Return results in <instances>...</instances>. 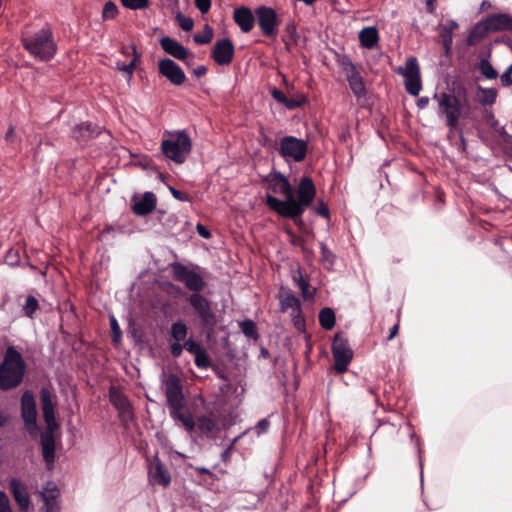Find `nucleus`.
I'll return each instance as SVG.
<instances>
[{"label":"nucleus","instance_id":"9d476101","mask_svg":"<svg viewBox=\"0 0 512 512\" xmlns=\"http://www.w3.org/2000/svg\"><path fill=\"white\" fill-rule=\"evenodd\" d=\"M308 142L295 136H284L280 139L278 152L286 160L302 162L307 155Z\"/></svg>","mask_w":512,"mask_h":512},{"label":"nucleus","instance_id":"a18cd8bd","mask_svg":"<svg viewBox=\"0 0 512 512\" xmlns=\"http://www.w3.org/2000/svg\"><path fill=\"white\" fill-rule=\"evenodd\" d=\"M37 308H38L37 299L33 296H28L26 298L25 304L23 306L24 314L28 317H32L34 312L37 310Z\"/></svg>","mask_w":512,"mask_h":512},{"label":"nucleus","instance_id":"7c9ffc66","mask_svg":"<svg viewBox=\"0 0 512 512\" xmlns=\"http://www.w3.org/2000/svg\"><path fill=\"white\" fill-rule=\"evenodd\" d=\"M336 317L334 311L325 307L322 308L319 312V323L320 326L325 330H332L335 326Z\"/></svg>","mask_w":512,"mask_h":512},{"label":"nucleus","instance_id":"4d7b16f0","mask_svg":"<svg viewBox=\"0 0 512 512\" xmlns=\"http://www.w3.org/2000/svg\"><path fill=\"white\" fill-rule=\"evenodd\" d=\"M184 349V344L182 345L180 342H174L170 346L171 354L174 358H178L182 355Z\"/></svg>","mask_w":512,"mask_h":512},{"label":"nucleus","instance_id":"774afa93","mask_svg":"<svg viewBox=\"0 0 512 512\" xmlns=\"http://www.w3.org/2000/svg\"><path fill=\"white\" fill-rule=\"evenodd\" d=\"M436 1L437 0H427L426 1V8H427L428 13L433 14L435 12V9H436L435 2Z\"/></svg>","mask_w":512,"mask_h":512},{"label":"nucleus","instance_id":"a878e982","mask_svg":"<svg viewBox=\"0 0 512 512\" xmlns=\"http://www.w3.org/2000/svg\"><path fill=\"white\" fill-rule=\"evenodd\" d=\"M42 455L48 468L54 463L55 441L53 431L48 430L41 436Z\"/></svg>","mask_w":512,"mask_h":512},{"label":"nucleus","instance_id":"20e7f679","mask_svg":"<svg viewBox=\"0 0 512 512\" xmlns=\"http://www.w3.org/2000/svg\"><path fill=\"white\" fill-rule=\"evenodd\" d=\"M25 362L13 346H9L0 364V390L16 388L23 380Z\"/></svg>","mask_w":512,"mask_h":512},{"label":"nucleus","instance_id":"bb28decb","mask_svg":"<svg viewBox=\"0 0 512 512\" xmlns=\"http://www.w3.org/2000/svg\"><path fill=\"white\" fill-rule=\"evenodd\" d=\"M10 490L19 507L22 510H27L30 503L29 496L25 486L21 483V481L18 479H12L10 481Z\"/></svg>","mask_w":512,"mask_h":512},{"label":"nucleus","instance_id":"13d9d810","mask_svg":"<svg viewBox=\"0 0 512 512\" xmlns=\"http://www.w3.org/2000/svg\"><path fill=\"white\" fill-rule=\"evenodd\" d=\"M169 190H170V193L172 194V196L179 200V201H189V195L180 191V190H177L176 188L174 187H169Z\"/></svg>","mask_w":512,"mask_h":512},{"label":"nucleus","instance_id":"a19ab883","mask_svg":"<svg viewBox=\"0 0 512 512\" xmlns=\"http://www.w3.org/2000/svg\"><path fill=\"white\" fill-rule=\"evenodd\" d=\"M291 317L293 320L294 327L300 331L304 332L306 328V322L304 315L302 313L301 306L298 308H295L293 311H291Z\"/></svg>","mask_w":512,"mask_h":512},{"label":"nucleus","instance_id":"cd10ccee","mask_svg":"<svg viewBox=\"0 0 512 512\" xmlns=\"http://www.w3.org/2000/svg\"><path fill=\"white\" fill-rule=\"evenodd\" d=\"M97 134V127L89 122L78 124L72 130V137L79 143L86 142Z\"/></svg>","mask_w":512,"mask_h":512},{"label":"nucleus","instance_id":"7ed1b4c3","mask_svg":"<svg viewBox=\"0 0 512 512\" xmlns=\"http://www.w3.org/2000/svg\"><path fill=\"white\" fill-rule=\"evenodd\" d=\"M160 150L166 159L181 165L192 151V141L184 130L165 131Z\"/></svg>","mask_w":512,"mask_h":512},{"label":"nucleus","instance_id":"6e6d98bb","mask_svg":"<svg viewBox=\"0 0 512 512\" xmlns=\"http://www.w3.org/2000/svg\"><path fill=\"white\" fill-rule=\"evenodd\" d=\"M0 512H12L9 499L3 492H0Z\"/></svg>","mask_w":512,"mask_h":512},{"label":"nucleus","instance_id":"79ce46f5","mask_svg":"<svg viewBox=\"0 0 512 512\" xmlns=\"http://www.w3.org/2000/svg\"><path fill=\"white\" fill-rule=\"evenodd\" d=\"M133 51V59L129 64H123L122 66L118 65V69L127 73L128 77L131 78L133 75V71L136 67V62L140 59V54L137 52L136 46H132Z\"/></svg>","mask_w":512,"mask_h":512},{"label":"nucleus","instance_id":"052dcab7","mask_svg":"<svg viewBox=\"0 0 512 512\" xmlns=\"http://www.w3.org/2000/svg\"><path fill=\"white\" fill-rule=\"evenodd\" d=\"M458 28V23L454 20L448 21L441 29L444 31H449L451 34H453V31Z\"/></svg>","mask_w":512,"mask_h":512},{"label":"nucleus","instance_id":"c85d7f7f","mask_svg":"<svg viewBox=\"0 0 512 512\" xmlns=\"http://www.w3.org/2000/svg\"><path fill=\"white\" fill-rule=\"evenodd\" d=\"M271 95L277 102L283 104L289 110L302 107L307 102V98L304 95H301L297 99H290L283 91L277 88L271 90Z\"/></svg>","mask_w":512,"mask_h":512},{"label":"nucleus","instance_id":"0e129e2a","mask_svg":"<svg viewBox=\"0 0 512 512\" xmlns=\"http://www.w3.org/2000/svg\"><path fill=\"white\" fill-rule=\"evenodd\" d=\"M197 232L199 233L200 236L204 238H209L211 236L208 229L200 224L197 226Z\"/></svg>","mask_w":512,"mask_h":512},{"label":"nucleus","instance_id":"423d86ee","mask_svg":"<svg viewBox=\"0 0 512 512\" xmlns=\"http://www.w3.org/2000/svg\"><path fill=\"white\" fill-rule=\"evenodd\" d=\"M21 41L24 48L39 60H49L56 52L52 33L47 29H41L35 33H23Z\"/></svg>","mask_w":512,"mask_h":512},{"label":"nucleus","instance_id":"2f4dec72","mask_svg":"<svg viewBox=\"0 0 512 512\" xmlns=\"http://www.w3.org/2000/svg\"><path fill=\"white\" fill-rule=\"evenodd\" d=\"M239 327L241 332L249 339L258 340L259 333L256 326V323L251 319H245L239 322Z\"/></svg>","mask_w":512,"mask_h":512},{"label":"nucleus","instance_id":"393cba45","mask_svg":"<svg viewBox=\"0 0 512 512\" xmlns=\"http://www.w3.org/2000/svg\"><path fill=\"white\" fill-rule=\"evenodd\" d=\"M195 423V430H197L201 436L212 438L218 431L217 422L207 415L197 416Z\"/></svg>","mask_w":512,"mask_h":512},{"label":"nucleus","instance_id":"c9c22d12","mask_svg":"<svg viewBox=\"0 0 512 512\" xmlns=\"http://www.w3.org/2000/svg\"><path fill=\"white\" fill-rule=\"evenodd\" d=\"M480 102L483 105H493L496 102L498 92L495 88L479 87Z\"/></svg>","mask_w":512,"mask_h":512},{"label":"nucleus","instance_id":"c03bdc74","mask_svg":"<svg viewBox=\"0 0 512 512\" xmlns=\"http://www.w3.org/2000/svg\"><path fill=\"white\" fill-rule=\"evenodd\" d=\"M121 4L131 10L145 9L149 5L148 0H120Z\"/></svg>","mask_w":512,"mask_h":512},{"label":"nucleus","instance_id":"f8f14e48","mask_svg":"<svg viewBox=\"0 0 512 512\" xmlns=\"http://www.w3.org/2000/svg\"><path fill=\"white\" fill-rule=\"evenodd\" d=\"M165 396L169 408L186 404L182 383L176 374L168 375L165 381Z\"/></svg>","mask_w":512,"mask_h":512},{"label":"nucleus","instance_id":"dca6fc26","mask_svg":"<svg viewBox=\"0 0 512 512\" xmlns=\"http://www.w3.org/2000/svg\"><path fill=\"white\" fill-rule=\"evenodd\" d=\"M235 54V47L231 39L222 38L217 40L211 51V58L218 65H229Z\"/></svg>","mask_w":512,"mask_h":512},{"label":"nucleus","instance_id":"ddd939ff","mask_svg":"<svg viewBox=\"0 0 512 512\" xmlns=\"http://www.w3.org/2000/svg\"><path fill=\"white\" fill-rule=\"evenodd\" d=\"M343 69L346 73V79L349 87L357 99L366 97L367 91L362 76L358 72L356 66L350 59H344L342 62Z\"/></svg>","mask_w":512,"mask_h":512},{"label":"nucleus","instance_id":"aec40b11","mask_svg":"<svg viewBox=\"0 0 512 512\" xmlns=\"http://www.w3.org/2000/svg\"><path fill=\"white\" fill-rule=\"evenodd\" d=\"M255 17L249 7L241 6L234 9L233 19L244 33L250 32L255 24Z\"/></svg>","mask_w":512,"mask_h":512},{"label":"nucleus","instance_id":"0eeeda50","mask_svg":"<svg viewBox=\"0 0 512 512\" xmlns=\"http://www.w3.org/2000/svg\"><path fill=\"white\" fill-rule=\"evenodd\" d=\"M509 31L512 32V16L506 13L491 14L483 23L477 24L470 32L468 44L474 45L481 40L487 32Z\"/></svg>","mask_w":512,"mask_h":512},{"label":"nucleus","instance_id":"39448f33","mask_svg":"<svg viewBox=\"0 0 512 512\" xmlns=\"http://www.w3.org/2000/svg\"><path fill=\"white\" fill-rule=\"evenodd\" d=\"M186 301L193 311V315L198 321L203 333L210 336L217 326V314L213 308V303L201 293H191L186 297Z\"/></svg>","mask_w":512,"mask_h":512},{"label":"nucleus","instance_id":"bf43d9fd","mask_svg":"<svg viewBox=\"0 0 512 512\" xmlns=\"http://www.w3.org/2000/svg\"><path fill=\"white\" fill-rule=\"evenodd\" d=\"M179 25L184 31H190L193 29L194 22L191 18L182 17L179 20Z\"/></svg>","mask_w":512,"mask_h":512},{"label":"nucleus","instance_id":"1a4fd4ad","mask_svg":"<svg viewBox=\"0 0 512 512\" xmlns=\"http://www.w3.org/2000/svg\"><path fill=\"white\" fill-rule=\"evenodd\" d=\"M170 268L173 279L183 283L192 293H200L205 289L206 282L203 277L184 264L173 262L170 264Z\"/></svg>","mask_w":512,"mask_h":512},{"label":"nucleus","instance_id":"9b49d317","mask_svg":"<svg viewBox=\"0 0 512 512\" xmlns=\"http://www.w3.org/2000/svg\"><path fill=\"white\" fill-rule=\"evenodd\" d=\"M255 16L262 34L267 38H275L281 23L276 11L268 6H259L255 9Z\"/></svg>","mask_w":512,"mask_h":512},{"label":"nucleus","instance_id":"473e14b6","mask_svg":"<svg viewBox=\"0 0 512 512\" xmlns=\"http://www.w3.org/2000/svg\"><path fill=\"white\" fill-rule=\"evenodd\" d=\"M187 334L188 327L182 320H178L172 324L171 337L175 340V342H181L185 340Z\"/></svg>","mask_w":512,"mask_h":512},{"label":"nucleus","instance_id":"69168bd1","mask_svg":"<svg viewBox=\"0 0 512 512\" xmlns=\"http://www.w3.org/2000/svg\"><path fill=\"white\" fill-rule=\"evenodd\" d=\"M399 332V323H396L395 325H393V327L390 329V333L387 337V340H392L393 338H395L397 336Z\"/></svg>","mask_w":512,"mask_h":512},{"label":"nucleus","instance_id":"2eb2a0df","mask_svg":"<svg viewBox=\"0 0 512 512\" xmlns=\"http://www.w3.org/2000/svg\"><path fill=\"white\" fill-rule=\"evenodd\" d=\"M21 416L25 423V428L33 433L37 430V410L33 393L25 391L21 398Z\"/></svg>","mask_w":512,"mask_h":512},{"label":"nucleus","instance_id":"09e8293b","mask_svg":"<svg viewBox=\"0 0 512 512\" xmlns=\"http://www.w3.org/2000/svg\"><path fill=\"white\" fill-rule=\"evenodd\" d=\"M184 349L195 356L203 349V347L192 338H189L184 342Z\"/></svg>","mask_w":512,"mask_h":512},{"label":"nucleus","instance_id":"e2e57ef3","mask_svg":"<svg viewBox=\"0 0 512 512\" xmlns=\"http://www.w3.org/2000/svg\"><path fill=\"white\" fill-rule=\"evenodd\" d=\"M429 101H430V99H429L428 97L423 96V97H420V98L417 100L416 105H417V107H418L419 109H424V108H426V107L428 106Z\"/></svg>","mask_w":512,"mask_h":512},{"label":"nucleus","instance_id":"72a5a7b5","mask_svg":"<svg viewBox=\"0 0 512 512\" xmlns=\"http://www.w3.org/2000/svg\"><path fill=\"white\" fill-rule=\"evenodd\" d=\"M399 73H402L404 78L414 77L420 75V69L415 57L408 58L405 64V68H399Z\"/></svg>","mask_w":512,"mask_h":512},{"label":"nucleus","instance_id":"37998d69","mask_svg":"<svg viewBox=\"0 0 512 512\" xmlns=\"http://www.w3.org/2000/svg\"><path fill=\"white\" fill-rule=\"evenodd\" d=\"M194 357H195V359H194L195 365L198 368L207 369L208 367L211 366V359L204 348L199 353H197Z\"/></svg>","mask_w":512,"mask_h":512},{"label":"nucleus","instance_id":"4c0bfd02","mask_svg":"<svg viewBox=\"0 0 512 512\" xmlns=\"http://www.w3.org/2000/svg\"><path fill=\"white\" fill-rule=\"evenodd\" d=\"M213 35V28L210 25L205 24L203 32L196 33L193 39L197 44H209L213 39Z\"/></svg>","mask_w":512,"mask_h":512},{"label":"nucleus","instance_id":"58836bf2","mask_svg":"<svg viewBox=\"0 0 512 512\" xmlns=\"http://www.w3.org/2000/svg\"><path fill=\"white\" fill-rule=\"evenodd\" d=\"M479 70L487 79H496L498 72L494 69L492 64L487 59H481L479 63Z\"/></svg>","mask_w":512,"mask_h":512},{"label":"nucleus","instance_id":"680f3d73","mask_svg":"<svg viewBox=\"0 0 512 512\" xmlns=\"http://www.w3.org/2000/svg\"><path fill=\"white\" fill-rule=\"evenodd\" d=\"M269 425L270 423L267 419H261L256 426V428L258 429V433L265 432L268 429Z\"/></svg>","mask_w":512,"mask_h":512},{"label":"nucleus","instance_id":"864d4df0","mask_svg":"<svg viewBox=\"0 0 512 512\" xmlns=\"http://www.w3.org/2000/svg\"><path fill=\"white\" fill-rule=\"evenodd\" d=\"M211 1L212 0H194L195 6L197 9L202 13L206 14L209 12L211 8Z\"/></svg>","mask_w":512,"mask_h":512},{"label":"nucleus","instance_id":"ea45409f","mask_svg":"<svg viewBox=\"0 0 512 512\" xmlns=\"http://www.w3.org/2000/svg\"><path fill=\"white\" fill-rule=\"evenodd\" d=\"M320 249H321L320 260L324 264L325 267L330 269L333 266V264H334L335 255H334V253L330 249H328L326 244L323 243V242L320 243Z\"/></svg>","mask_w":512,"mask_h":512},{"label":"nucleus","instance_id":"f03ea898","mask_svg":"<svg viewBox=\"0 0 512 512\" xmlns=\"http://www.w3.org/2000/svg\"><path fill=\"white\" fill-rule=\"evenodd\" d=\"M438 102L437 113L443 118L450 131L457 130L460 119H467L471 113V102L463 84L454 85L446 92L434 93Z\"/></svg>","mask_w":512,"mask_h":512},{"label":"nucleus","instance_id":"a211bd4d","mask_svg":"<svg viewBox=\"0 0 512 512\" xmlns=\"http://www.w3.org/2000/svg\"><path fill=\"white\" fill-rule=\"evenodd\" d=\"M149 479L153 484L168 486L171 482V475L162 461L155 456L148 470Z\"/></svg>","mask_w":512,"mask_h":512},{"label":"nucleus","instance_id":"4468645a","mask_svg":"<svg viewBox=\"0 0 512 512\" xmlns=\"http://www.w3.org/2000/svg\"><path fill=\"white\" fill-rule=\"evenodd\" d=\"M158 73L175 86H181L186 81L182 68L170 58H164L158 62Z\"/></svg>","mask_w":512,"mask_h":512},{"label":"nucleus","instance_id":"338daca9","mask_svg":"<svg viewBox=\"0 0 512 512\" xmlns=\"http://www.w3.org/2000/svg\"><path fill=\"white\" fill-rule=\"evenodd\" d=\"M206 73H207V68L203 65L198 66L197 68L194 69V75L196 77H202V76L206 75Z\"/></svg>","mask_w":512,"mask_h":512},{"label":"nucleus","instance_id":"412c9836","mask_svg":"<svg viewBox=\"0 0 512 512\" xmlns=\"http://www.w3.org/2000/svg\"><path fill=\"white\" fill-rule=\"evenodd\" d=\"M41 406L48 430L54 431L57 426L55 422L54 405L52 403L51 393L46 388L41 390Z\"/></svg>","mask_w":512,"mask_h":512},{"label":"nucleus","instance_id":"3c124183","mask_svg":"<svg viewBox=\"0 0 512 512\" xmlns=\"http://www.w3.org/2000/svg\"><path fill=\"white\" fill-rule=\"evenodd\" d=\"M315 213L323 218H329L330 211L329 207L322 200H319L314 207Z\"/></svg>","mask_w":512,"mask_h":512},{"label":"nucleus","instance_id":"c756f323","mask_svg":"<svg viewBox=\"0 0 512 512\" xmlns=\"http://www.w3.org/2000/svg\"><path fill=\"white\" fill-rule=\"evenodd\" d=\"M359 41L361 46L364 48H374L379 42L378 30L373 26L363 28L359 32Z\"/></svg>","mask_w":512,"mask_h":512},{"label":"nucleus","instance_id":"6ab92c4d","mask_svg":"<svg viewBox=\"0 0 512 512\" xmlns=\"http://www.w3.org/2000/svg\"><path fill=\"white\" fill-rule=\"evenodd\" d=\"M42 501L44 502L45 512H58V498L60 491L53 482H48L40 492Z\"/></svg>","mask_w":512,"mask_h":512},{"label":"nucleus","instance_id":"5701e85b","mask_svg":"<svg viewBox=\"0 0 512 512\" xmlns=\"http://www.w3.org/2000/svg\"><path fill=\"white\" fill-rule=\"evenodd\" d=\"M159 43L167 54L178 60H185L189 54L188 50L183 45L169 36L162 37Z\"/></svg>","mask_w":512,"mask_h":512},{"label":"nucleus","instance_id":"6e6552de","mask_svg":"<svg viewBox=\"0 0 512 512\" xmlns=\"http://www.w3.org/2000/svg\"><path fill=\"white\" fill-rule=\"evenodd\" d=\"M331 351L334 359V370L338 374H343L352 361L353 351L349 346L348 339L342 332L334 335Z\"/></svg>","mask_w":512,"mask_h":512},{"label":"nucleus","instance_id":"49530a36","mask_svg":"<svg viewBox=\"0 0 512 512\" xmlns=\"http://www.w3.org/2000/svg\"><path fill=\"white\" fill-rule=\"evenodd\" d=\"M118 13V8L115 3L112 1H108L105 3L103 11H102V18L104 20L108 19H114Z\"/></svg>","mask_w":512,"mask_h":512},{"label":"nucleus","instance_id":"8fccbe9b","mask_svg":"<svg viewBox=\"0 0 512 512\" xmlns=\"http://www.w3.org/2000/svg\"><path fill=\"white\" fill-rule=\"evenodd\" d=\"M110 327L112 332V340L114 343H116L121 339L122 332L115 317L110 318Z\"/></svg>","mask_w":512,"mask_h":512},{"label":"nucleus","instance_id":"f3484780","mask_svg":"<svg viewBox=\"0 0 512 512\" xmlns=\"http://www.w3.org/2000/svg\"><path fill=\"white\" fill-rule=\"evenodd\" d=\"M109 396L112 405L119 411L121 421L127 422L131 420L133 412L128 398L114 386L110 388Z\"/></svg>","mask_w":512,"mask_h":512},{"label":"nucleus","instance_id":"f704fd0d","mask_svg":"<svg viewBox=\"0 0 512 512\" xmlns=\"http://www.w3.org/2000/svg\"><path fill=\"white\" fill-rule=\"evenodd\" d=\"M404 84H405L406 91L412 96H418L422 89L420 75L404 78Z\"/></svg>","mask_w":512,"mask_h":512},{"label":"nucleus","instance_id":"de8ad7c7","mask_svg":"<svg viewBox=\"0 0 512 512\" xmlns=\"http://www.w3.org/2000/svg\"><path fill=\"white\" fill-rule=\"evenodd\" d=\"M439 37H440L441 43L444 47L445 54L448 55L452 48L453 34H451L448 30L444 31L441 29Z\"/></svg>","mask_w":512,"mask_h":512},{"label":"nucleus","instance_id":"4be33fe9","mask_svg":"<svg viewBox=\"0 0 512 512\" xmlns=\"http://www.w3.org/2000/svg\"><path fill=\"white\" fill-rule=\"evenodd\" d=\"M170 416L175 420L179 421L187 432L195 431L196 423L188 410L187 404L180 405L179 407H171Z\"/></svg>","mask_w":512,"mask_h":512},{"label":"nucleus","instance_id":"5fc2aeb1","mask_svg":"<svg viewBox=\"0 0 512 512\" xmlns=\"http://www.w3.org/2000/svg\"><path fill=\"white\" fill-rule=\"evenodd\" d=\"M299 287L301 290V294L305 299L313 297V294L309 292V283L306 280H304L301 276L299 279Z\"/></svg>","mask_w":512,"mask_h":512},{"label":"nucleus","instance_id":"603ef678","mask_svg":"<svg viewBox=\"0 0 512 512\" xmlns=\"http://www.w3.org/2000/svg\"><path fill=\"white\" fill-rule=\"evenodd\" d=\"M502 86L508 87L512 85V64L500 76Z\"/></svg>","mask_w":512,"mask_h":512},{"label":"nucleus","instance_id":"b1692460","mask_svg":"<svg viewBox=\"0 0 512 512\" xmlns=\"http://www.w3.org/2000/svg\"><path fill=\"white\" fill-rule=\"evenodd\" d=\"M157 199L154 193L145 192L143 196L135 200L132 206V211L138 216H146L153 212L156 207Z\"/></svg>","mask_w":512,"mask_h":512},{"label":"nucleus","instance_id":"e433bc0d","mask_svg":"<svg viewBox=\"0 0 512 512\" xmlns=\"http://www.w3.org/2000/svg\"><path fill=\"white\" fill-rule=\"evenodd\" d=\"M281 311L285 312L287 309L291 308L293 311L295 308L301 306L300 300L293 295L292 293H288L280 299Z\"/></svg>","mask_w":512,"mask_h":512},{"label":"nucleus","instance_id":"f257e3e1","mask_svg":"<svg viewBox=\"0 0 512 512\" xmlns=\"http://www.w3.org/2000/svg\"><path fill=\"white\" fill-rule=\"evenodd\" d=\"M262 183L267 184L272 193L285 196V200H280L268 193L265 197L266 205L279 216L292 220L301 228L304 225L302 215L316 197L317 191L313 180L303 176L299 181L296 196L288 179L276 170L264 176Z\"/></svg>","mask_w":512,"mask_h":512}]
</instances>
